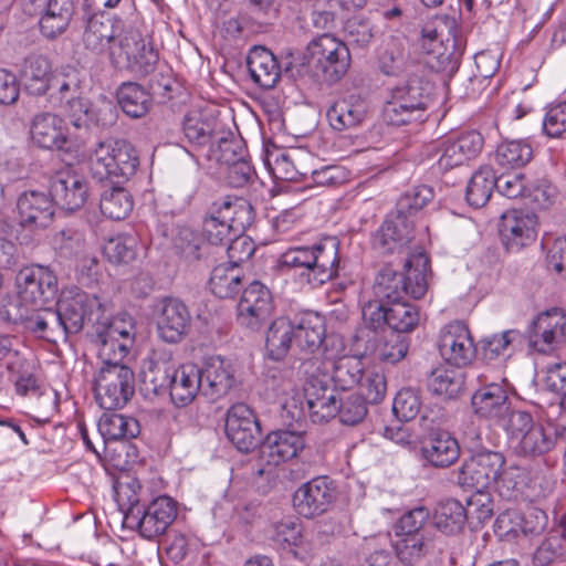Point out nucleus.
<instances>
[{
  "mask_svg": "<svg viewBox=\"0 0 566 566\" xmlns=\"http://www.w3.org/2000/svg\"><path fill=\"white\" fill-rule=\"evenodd\" d=\"M533 157L531 145L522 139L505 140L495 153V161L503 168H517L526 165Z\"/></svg>",
  "mask_w": 566,
  "mask_h": 566,
  "instance_id": "nucleus-54",
  "label": "nucleus"
},
{
  "mask_svg": "<svg viewBox=\"0 0 566 566\" xmlns=\"http://www.w3.org/2000/svg\"><path fill=\"white\" fill-rule=\"evenodd\" d=\"M19 306L34 310L53 301L57 294V277L46 266L32 265L19 271L17 277Z\"/></svg>",
  "mask_w": 566,
  "mask_h": 566,
  "instance_id": "nucleus-9",
  "label": "nucleus"
},
{
  "mask_svg": "<svg viewBox=\"0 0 566 566\" xmlns=\"http://www.w3.org/2000/svg\"><path fill=\"white\" fill-rule=\"evenodd\" d=\"M200 367L184 364L177 368L170 379V398L177 407L189 405L199 391L202 392Z\"/></svg>",
  "mask_w": 566,
  "mask_h": 566,
  "instance_id": "nucleus-31",
  "label": "nucleus"
},
{
  "mask_svg": "<svg viewBox=\"0 0 566 566\" xmlns=\"http://www.w3.org/2000/svg\"><path fill=\"white\" fill-rule=\"evenodd\" d=\"M116 35L111 19H105L103 15H93L87 21L83 43L87 50L99 54L106 49L109 50L113 41L116 40Z\"/></svg>",
  "mask_w": 566,
  "mask_h": 566,
  "instance_id": "nucleus-41",
  "label": "nucleus"
},
{
  "mask_svg": "<svg viewBox=\"0 0 566 566\" xmlns=\"http://www.w3.org/2000/svg\"><path fill=\"white\" fill-rule=\"evenodd\" d=\"M303 394L312 422H327L337 415L336 406L339 396L337 388L329 385L326 374L310 375L304 384Z\"/></svg>",
  "mask_w": 566,
  "mask_h": 566,
  "instance_id": "nucleus-13",
  "label": "nucleus"
},
{
  "mask_svg": "<svg viewBox=\"0 0 566 566\" xmlns=\"http://www.w3.org/2000/svg\"><path fill=\"white\" fill-rule=\"evenodd\" d=\"M53 72L50 61L43 55H29L20 69V82L27 93L44 95L52 86Z\"/></svg>",
  "mask_w": 566,
  "mask_h": 566,
  "instance_id": "nucleus-30",
  "label": "nucleus"
},
{
  "mask_svg": "<svg viewBox=\"0 0 566 566\" xmlns=\"http://www.w3.org/2000/svg\"><path fill=\"white\" fill-rule=\"evenodd\" d=\"M51 197L54 205L64 210L76 211L81 209L88 198L86 180L72 171H60L51 181Z\"/></svg>",
  "mask_w": 566,
  "mask_h": 566,
  "instance_id": "nucleus-22",
  "label": "nucleus"
},
{
  "mask_svg": "<svg viewBox=\"0 0 566 566\" xmlns=\"http://www.w3.org/2000/svg\"><path fill=\"white\" fill-rule=\"evenodd\" d=\"M428 385L433 394L454 398L462 390L463 379L459 371L440 367L431 373Z\"/></svg>",
  "mask_w": 566,
  "mask_h": 566,
  "instance_id": "nucleus-56",
  "label": "nucleus"
},
{
  "mask_svg": "<svg viewBox=\"0 0 566 566\" xmlns=\"http://www.w3.org/2000/svg\"><path fill=\"white\" fill-rule=\"evenodd\" d=\"M429 268L428 258L422 254L412 255L405 263L403 279L406 285V295L413 298H421L427 290V272Z\"/></svg>",
  "mask_w": 566,
  "mask_h": 566,
  "instance_id": "nucleus-48",
  "label": "nucleus"
},
{
  "mask_svg": "<svg viewBox=\"0 0 566 566\" xmlns=\"http://www.w3.org/2000/svg\"><path fill=\"white\" fill-rule=\"evenodd\" d=\"M403 272L399 273L390 266H385L377 275L374 285L375 295L386 303L405 300L406 285Z\"/></svg>",
  "mask_w": 566,
  "mask_h": 566,
  "instance_id": "nucleus-50",
  "label": "nucleus"
},
{
  "mask_svg": "<svg viewBox=\"0 0 566 566\" xmlns=\"http://www.w3.org/2000/svg\"><path fill=\"white\" fill-rule=\"evenodd\" d=\"M528 346L537 353L551 354L566 345V313L552 308L539 313L528 328Z\"/></svg>",
  "mask_w": 566,
  "mask_h": 566,
  "instance_id": "nucleus-11",
  "label": "nucleus"
},
{
  "mask_svg": "<svg viewBox=\"0 0 566 566\" xmlns=\"http://www.w3.org/2000/svg\"><path fill=\"white\" fill-rule=\"evenodd\" d=\"M430 154L432 159H434L433 168L440 174L463 166L461 156H459L457 147L453 144V137L451 136L433 144Z\"/></svg>",
  "mask_w": 566,
  "mask_h": 566,
  "instance_id": "nucleus-57",
  "label": "nucleus"
},
{
  "mask_svg": "<svg viewBox=\"0 0 566 566\" xmlns=\"http://www.w3.org/2000/svg\"><path fill=\"white\" fill-rule=\"evenodd\" d=\"M117 102L123 112L133 117L145 116L151 105L150 94L138 83H123L117 90Z\"/></svg>",
  "mask_w": 566,
  "mask_h": 566,
  "instance_id": "nucleus-42",
  "label": "nucleus"
},
{
  "mask_svg": "<svg viewBox=\"0 0 566 566\" xmlns=\"http://www.w3.org/2000/svg\"><path fill=\"white\" fill-rule=\"evenodd\" d=\"M408 343L406 338L397 333L390 332L384 335H375L369 338L365 354L375 361L386 365H395L406 357Z\"/></svg>",
  "mask_w": 566,
  "mask_h": 566,
  "instance_id": "nucleus-35",
  "label": "nucleus"
},
{
  "mask_svg": "<svg viewBox=\"0 0 566 566\" xmlns=\"http://www.w3.org/2000/svg\"><path fill=\"white\" fill-rule=\"evenodd\" d=\"M433 93V85L430 81L418 76H410L403 84L398 85L391 90V93L397 98L405 101L409 108L423 115L424 111L431 103Z\"/></svg>",
  "mask_w": 566,
  "mask_h": 566,
  "instance_id": "nucleus-37",
  "label": "nucleus"
},
{
  "mask_svg": "<svg viewBox=\"0 0 566 566\" xmlns=\"http://www.w3.org/2000/svg\"><path fill=\"white\" fill-rule=\"evenodd\" d=\"M537 216L530 210L511 209L501 216L499 232L510 252L531 245L537 237Z\"/></svg>",
  "mask_w": 566,
  "mask_h": 566,
  "instance_id": "nucleus-14",
  "label": "nucleus"
},
{
  "mask_svg": "<svg viewBox=\"0 0 566 566\" xmlns=\"http://www.w3.org/2000/svg\"><path fill=\"white\" fill-rule=\"evenodd\" d=\"M397 539L394 547L397 557L408 565H412L427 555L431 554L436 547L434 539L430 533H416L409 535H396Z\"/></svg>",
  "mask_w": 566,
  "mask_h": 566,
  "instance_id": "nucleus-38",
  "label": "nucleus"
},
{
  "mask_svg": "<svg viewBox=\"0 0 566 566\" xmlns=\"http://www.w3.org/2000/svg\"><path fill=\"white\" fill-rule=\"evenodd\" d=\"M421 409L419 392L412 388H402L394 399L392 411L402 421L415 419Z\"/></svg>",
  "mask_w": 566,
  "mask_h": 566,
  "instance_id": "nucleus-64",
  "label": "nucleus"
},
{
  "mask_svg": "<svg viewBox=\"0 0 566 566\" xmlns=\"http://www.w3.org/2000/svg\"><path fill=\"white\" fill-rule=\"evenodd\" d=\"M34 144L44 149L69 150L63 119L51 113L36 115L31 124Z\"/></svg>",
  "mask_w": 566,
  "mask_h": 566,
  "instance_id": "nucleus-28",
  "label": "nucleus"
},
{
  "mask_svg": "<svg viewBox=\"0 0 566 566\" xmlns=\"http://www.w3.org/2000/svg\"><path fill=\"white\" fill-rule=\"evenodd\" d=\"M135 322L128 314H119L109 322H98L93 342L102 365H123L135 343Z\"/></svg>",
  "mask_w": 566,
  "mask_h": 566,
  "instance_id": "nucleus-6",
  "label": "nucleus"
},
{
  "mask_svg": "<svg viewBox=\"0 0 566 566\" xmlns=\"http://www.w3.org/2000/svg\"><path fill=\"white\" fill-rule=\"evenodd\" d=\"M51 245L59 256L66 260L77 259L87 250L84 234L72 227L55 231L51 238Z\"/></svg>",
  "mask_w": 566,
  "mask_h": 566,
  "instance_id": "nucleus-51",
  "label": "nucleus"
},
{
  "mask_svg": "<svg viewBox=\"0 0 566 566\" xmlns=\"http://www.w3.org/2000/svg\"><path fill=\"white\" fill-rule=\"evenodd\" d=\"M413 238V226L398 212L388 217L374 238V245L384 253L400 251Z\"/></svg>",
  "mask_w": 566,
  "mask_h": 566,
  "instance_id": "nucleus-26",
  "label": "nucleus"
},
{
  "mask_svg": "<svg viewBox=\"0 0 566 566\" xmlns=\"http://www.w3.org/2000/svg\"><path fill=\"white\" fill-rule=\"evenodd\" d=\"M247 64L252 80L263 88H273L281 78L276 57L263 46H254L250 51Z\"/></svg>",
  "mask_w": 566,
  "mask_h": 566,
  "instance_id": "nucleus-33",
  "label": "nucleus"
},
{
  "mask_svg": "<svg viewBox=\"0 0 566 566\" xmlns=\"http://www.w3.org/2000/svg\"><path fill=\"white\" fill-rule=\"evenodd\" d=\"M505 464V457L499 451L482 449L465 459L458 470V484L462 489L489 490L494 485Z\"/></svg>",
  "mask_w": 566,
  "mask_h": 566,
  "instance_id": "nucleus-10",
  "label": "nucleus"
},
{
  "mask_svg": "<svg viewBox=\"0 0 566 566\" xmlns=\"http://www.w3.org/2000/svg\"><path fill=\"white\" fill-rule=\"evenodd\" d=\"M433 199V190L429 186L420 185L405 192L397 202V212L408 219L420 211Z\"/></svg>",
  "mask_w": 566,
  "mask_h": 566,
  "instance_id": "nucleus-60",
  "label": "nucleus"
},
{
  "mask_svg": "<svg viewBox=\"0 0 566 566\" xmlns=\"http://www.w3.org/2000/svg\"><path fill=\"white\" fill-rule=\"evenodd\" d=\"M140 489L142 486L137 479L119 482L115 488L116 501L122 511L125 512V521L127 523L132 522V520H129L130 513L136 514L137 510H142L138 505L140 501Z\"/></svg>",
  "mask_w": 566,
  "mask_h": 566,
  "instance_id": "nucleus-63",
  "label": "nucleus"
},
{
  "mask_svg": "<svg viewBox=\"0 0 566 566\" xmlns=\"http://www.w3.org/2000/svg\"><path fill=\"white\" fill-rule=\"evenodd\" d=\"M512 386L506 379L481 386L471 398L473 412L485 420L497 424L507 417L512 407L510 392Z\"/></svg>",
  "mask_w": 566,
  "mask_h": 566,
  "instance_id": "nucleus-19",
  "label": "nucleus"
},
{
  "mask_svg": "<svg viewBox=\"0 0 566 566\" xmlns=\"http://www.w3.org/2000/svg\"><path fill=\"white\" fill-rule=\"evenodd\" d=\"M182 130L189 143L205 146L211 140L213 127L201 113L190 112L184 119Z\"/></svg>",
  "mask_w": 566,
  "mask_h": 566,
  "instance_id": "nucleus-58",
  "label": "nucleus"
},
{
  "mask_svg": "<svg viewBox=\"0 0 566 566\" xmlns=\"http://www.w3.org/2000/svg\"><path fill=\"white\" fill-rule=\"evenodd\" d=\"M133 207V197L122 187L105 189L101 195V212L112 220L125 219L132 212Z\"/></svg>",
  "mask_w": 566,
  "mask_h": 566,
  "instance_id": "nucleus-49",
  "label": "nucleus"
},
{
  "mask_svg": "<svg viewBox=\"0 0 566 566\" xmlns=\"http://www.w3.org/2000/svg\"><path fill=\"white\" fill-rule=\"evenodd\" d=\"M556 433L549 426L536 422L515 443L516 451L525 457H538L549 452L556 444Z\"/></svg>",
  "mask_w": 566,
  "mask_h": 566,
  "instance_id": "nucleus-39",
  "label": "nucleus"
},
{
  "mask_svg": "<svg viewBox=\"0 0 566 566\" xmlns=\"http://www.w3.org/2000/svg\"><path fill=\"white\" fill-rule=\"evenodd\" d=\"M345 33L349 44L366 49L375 38V25L366 17H355L347 21Z\"/></svg>",
  "mask_w": 566,
  "mask_h": 566,
  "instance_id": "nucleus-62",
  "label": "nucleus"
},
{
  "mask_svg": "<svg viewBox=\"0 0 566 566\" xmlns=\"http://www.w3.org/2000/svg\"><path fill=\"white\" fill-rule=\"evenodd\" d=\"M527 473L517 465H503L499 479L494 482L500 496L506 500H515L523 493L526 485Z\"/></svg>",
  "mask_w": 566,
  "mask_h": 566,
  "instance_id": "nucleus-55",
  "label": "nucleus"
},
{
  "mask_svg": "<svg viewBox=\"0 0 566 566\" xmlns=\"http://www.w3.org/2000/svg\"><path fill=\"white\" fill-rule=\"evenodd\" d=\"M200 374L202 395L213 401L226 396L235 382L232 364L220 356L207 358Z\"/></svg>",
  "mask_w": 566,
  "mask_h": 566,
  "instance_id": "nucleus-24",
  "label": "nucleus"
},
{
  "mask_svg": "<svg viewBox=\"0 0 566 566\" xmlns=\"http://www.w3.org/2000/svg\"><path fill=\"white\" fill-rule=\"evenodd\" d=\"M174 249L186 261H197L201 258V237L191 228L181 227L174 238Z\"/></svg>",
  "mask_w": 566,
  "mask_h": 566,
  "instance_id": "nucleus-61",
  "label": "nucleus"
},
{
  "mask_svg": "<svg viewBox=\"0 0 566 566\" xmlns=\"http://www.w3.org/2000/svg\"><path fill=\"white\" fill-rule=\"evenodd\" d=\"M520 332L507 329L499 334L485 336L476 344V355L485 363H492L510 355V347L520 339Z\"/></svg>",
  "mask_w": 566,
  "mask_h": 566,
  "instance_id": "nucleus-44",
  "label": "nucleus"
},
{
  "mask_svg": "<svg viewBox=\"0 0 566 566\" xmlns=\"http://www.w3.org/2000/svg\"><path fill=\"white\" fill-rule=\"evenodd\" d=\"M56 306L69 331L76 334L83 328L85 319H92L96 314L98 321V312L103 305L96 295L71 286L62 291Z\"/></svg>",
  "mask_w": 566,
  "mask_h": 566,
  "instance_id": "nucleus-15",
  "label": "nucleus"
},
{
  "mask_svg": "<svg viewBox=\"0 0 566 566\" xmlns=\"http://www.w3.org/2000/svg\"><path fill=\"white\" fill-rule=\"evenodd\" d=\"M378 67L389 76H398L407 70L405 46L399 39L391 36L379 49Z\"/></svg>",
  "mask_w": 566,
  "mask_h": 566,
  "instance_id": "nucleus-52",
  "label": "nucleus"
},
{
  "mask_svg": "<svg viewBox=\"0 0 566 566\" xmlns=\"http://www.w3.org/2000/svg\"><path fill=\"white\" fill-rule=\"evenodd\" d=\"M293 342L295 343V335L292 322L283 317L273 321L265 339L269 357L273 360H281L289 353Z\"/></svg>",
  "mask_w": 566,
  "mask_h": 566,
  "instance_id": "nucleus-43",
  "label": "nucleus"
},
{
  "mask_svg": "<svg viewBox=\"0 0 566 566\" xmlns=\"http://www.w3.org/2000/svg\"><path fill=\"white\" fill-rule=\"evenodd\" d=\"M272 310L270 290L263 283L253 281L242 292L237 305V319L240 325L258 331L268 322Z\"/></svg>",
  "mask_w": 566,
  "mask_h": 566,
  "instance_id": "nucleus-17",
  "label": "nucleus"
},
{
  "mask_svg": "<svg viewBox=\"0 0 566 566\" xmlns=\"http://www.w3.org/2000/svg\"><path fill=\"white\" fill-rule=\"evenodd\" d=\"M325 374L340 390H349L359 384L364 375V363L361 357L344 355L331 361L324 363Z\"/></svg>",
  "mask_w": 566,
  "mask_h": 566,
  "instance_id": "nucleus-34",
  "label": "nucleus"
},
{
  "mask_svg": "<svg viewBox=\"0 0 566 566\" xmlns=\"http://www.w3.org/2000/svg\"><path fill=\"white\" fill-rule=\"evenodd\" d=\"M304 448L305 440L302 432L277 430L268 434L262 446V454L269 463L277 465L296 458Z\"/></svg>",
  "mask_w": 566,
  "mask_h": 566,
  "instance_id": "nucleus-27",
  "label": "nucleus"
},
{
  "mask_svg": "<svg viewBox=\"0 0 566 566\" xmlns=\"http://www.w3.org/2000/svg\"><path fill=\"white\" fill-rule=\"evenodd\" d=\"M98 431L106 441H117L136 438L140 432V426L133 417L105 412L99 418Z\"/></svg>",
  "mask_w": 566,
  "mask_h": 566,
  "instance_id": "nucleus-40",
  "label": "nucleus"
},
{
  "mask_svg": "<svg viewBox=\"0 0 566 566\" xmlns=\"http://www.w3.org/2000/svg\"><path fill=\"white\" fill-rule=\"evenodd\" d=\"M242 280L243 274L239 266L219 264L212 270L210 290L220 298L232 297L241 290Z\"/></svg>",
  "mask_w": 566,
  "mask_h": 566,
  "instance_id": "nucleus-45",
  "label": "nucleus"
},
{
  "mask_svg": "<svg viewBox=\"0 0 566 566\" xmlns=\"http://www.w3.org/2000/svg\"><path fill=\"white\" fill-rule=\"evenodd\" d=\"M421 453L430 465L448 468L459 459L460 446L449 432L437 431L423 441Z\"/></svg>",
  "mask_w": 566,
  "mask_h": 566,
  "instance_id": "nucleus-29",
  "label": "nucleus"
},
{
  "mask_svg": "<svg viewBox=\"0 0 566 566\" xmlns=\"http://www.w3.org/2000/svg\"><path fill=\"white\" fill-rule=\"evenodd\" d=\"M138 165L135 148L123 139L99 143L88 159L93 178L115 185H120L134 176Z\"/></svg>",
  "mask_w": 566,
  "mask_h": 566,
  "instance_id": "nucleus-3",
  "label": "nucleus"
},
{
  "mask_svg": "<svg viewBox=\"0 0 566 566\" xmlns=\"http://www.w3.org/2000/svg\"><path fill=\"white\" fill-rule=\"evenodd\" d=\"M134 394V373L123 365H102L95 378V398L101 408H122Z\"/></svg>",
  "mask_w": 566,
  "mask_h": 566,
  "instance_id": "nucleus-8",
  "label": "nucleus"
},
{
  "mask_svg": "<svg viewBox=\"0 0 566 566\" xmlns=\"http://www.w3.org/2000/svg\"><path fill=\"white\" fill-rule=\"evenodd\" d=\"M366 401L360 395L350 394L338 398L336 406L339 421L347 426H356L361 422L367 415Z\"/></svg>",
  "mask_w": 566,
  "mask_h": 566,
  "instance_id": "nucleus-59",
  "label": "nucleus"
},
{
  "mask_svg": "<svg viewBox=\"0 0 566 566\" xmlns=\"http://www.w3.org/2000/svg\"><path fill=\"white\" fill-rule=\"evenodd\" d=\"M496 186L495 174L489 166H482L470 178L465 198L470 206L481 208L488 203Z\"/></svg>",
  "mask_w": 566,
  "mask_h": 566,
  "instance_id": "nucleus-46",
  "label": "nucleus"
},
{
  "mask_svg": "<svg viewBox=\"0 0 566 566\" xmlns=\"http://www.w3.org/2000/svg\"><path fill=\"white\" fill-rule=\"evenodd\" d=\"M109 57L117 69H125L138 76L154 72L158 53L139 29L125 25L109 46Z\"/></svg>",
  "mask_w": 566,
  "mask_h": 566,
  "instance_id": "nucleus-5",
  "label": "nucleus"
},
{
  "mask_svg": "<svg viewBox=\"0 0 566 566\" xmlns=\"http://www.w3.org/2000/svg\"><path fill=\"white\" fill-rule=\"evenodd\" d=\"M155 323L158 337L169 344L180 342L191 324L187 305L175 297H164L155 307Z\"/></svg>",
  "mask_w": 566,
  "mask_h": 566,
  "instance_id": "nucleus-16",
  "label": "nucleus"
},
{
  "mask_svg": "<svg viewBox=\"0 0 566 566\" xmlns=\"http://www.w3.org/2000/svg\"><path fill=\"white\" fill-rule=\"evenodd\" d=\"M387 315V325L400 335L415 329L420 321L418 308L405 300L389 303Z\"/></svg>",
  "mask_w": 566,
  "mask_h": 566,
  "instance_id": "nucleus-53",
  "label": "nucleus"
},
{
  "mask_svg": "<svg viewBox=\"0 0 566 566\" xmlns=\"http://www.w3.org/2000/svg\"><path fill=\"white\" fill-rule=\"evenodd\" d=\"M177 517V502L167 495L154 499L145 509L129 514L140 535L151 539L164 534Z\"/></svg>",
  "mask_w": 566,
  "mask_h": 566,
  "instance_id": "nucleus-20",
  "label": "nucleus"
},
{
  "mask_svg": "<svg viewBox=\"0 0 566 566\" xmlns=\"http://www.w3.org/2000/svg\"><path fill=\"white\" fill-rule=\"evenodd\" d=\"M312 65L329 83L339 81L348 71L350 54L347 45L331 33H323L307 44Z\"/></svg>",
  "mask_w": 566,
  "mask_h": 566,
  "instance_id": "nucleus-7",
  "label": "nucleus"
},
{
  "mask_svg": "<svg viewBox=\"0 0 566 566\" xmlns=\"http://www.w3.org/2000/svg\"><path fill=\"white\" fill-rule=\"evenodd\" d=\"M368 102L357 94L336 101L327 111L331 127L343 132L361 126L369 115Z\"/></svg>",
  "mask_w": 566,
  "mask_h": 566,
  "instance_id": "nucleus-25",
  "label": "nucleus"
},
{
  "mask_svg": "<svg viewBox=\"0 0 566 566\" xmlns=\"http://www.w3.org/2000/svg\"><path fill=\"white\" fill-rule=\"evenodd\" d=\"M226 434L241 452L255 449L261 439L260 423L245 403H235L227 412Z\"/></svg>",
  "mask_w": 566,
  "mask_h": 566,
  "instance_id": "nucleus-18",
  "label": "nucleus"
},
{
  "mask_svg": "<svg viewBox=\"0 0 566 566\" xmlns=\"http://www.w3.org/2000/svg\"><path fill=\"white\" fill-rule=\"evenodd\" d=\"M75 12L73 0H45L39 21L40 31L46 39L63 34Z\"/></svg>",
  "mask_w": 566,
  "mask_h": 566,
  "instance_id": "nucleus-32",
  "label": "nucleus"
},
{
  "mask_svg": "<svg viewBox=\"0 0 566 566\" xmlns=\"http://www.w3.org/2000/svg\"><path fill=\"white\" fill-rule=\"evenodd\" d=\"M335 500V489L326 476L315 478L300 486L293 496L296 512L313 518L328 511Z\"/></svg>",
  "mask_w": 566,
  "mask_h": 566,
  "instance_id": "nucleus-21",
  "label": "nucleus"
},
{
  "mask_svg": "<svg viewBox=\"0 0 566 566\" xmlns=\"http://www.w3.org/2000/svg\"><path fill=\"white\" fill-rule=\"evenodd\" d=\"M438 349L446 363L458 368L470 365L476 356V345L469 327L454 321L439 333Z\"/></svg>",
  "mask_w": 566,
  "mask_h": 566,
  "instance_id": "nucleus-12",
  "label": "nucleus"
},
{
  "mask_svg": "<svg viewBox=\"0 0 566 566\" xmlns=\"http://www.w3.org/2000/svg\"><path fill=\"white\" fill-rule=\"evenodd\" d=\"M17 207L20 224L31 230L49 227L54 217V201L44 192L22 193L18 199Z\"/></svg>",
  "mask_w": 566,
  "mask_h": 566,
  "instance_id": "nucleus-23",
  "label": "nucleus"
},
{
  "mask_svg": "<svg viewBox=\"0 0 566 566\" xmlns=\"http://www.w3.org/2000/svg\"><path fill=\"white\" fill-rule=\"evenodd\" d=\"M294 325L295 344L301 350L313 353L318 349L325 337L323 316L313 312L301 314L292 323Z\"/></svg>",
  "mask_w": 566,
  "mask_h": 566,
  "instance_id": "nucleus-36",
  "label": "nucleus"
},
{
  "mask_svg": "<svg viewBox=\"0 0 566 566\" xmlns=\"http://www.w3.org/2000/svg\"><path fill=\"white\" fill-rule=\"evenodd\" d=\"M339 241L335 237L323 238L310 245H296L283 252L277 266L298 271L300 277L313 287L321 286L338 274Z\"/></svg>",
  "mask_w": 566,
  "mask_h": 566,
  "instance_id": "nucleus-1",
  "label": "nucleus"
},
{
  "mask_svg": "<svg viewBox=\"0 0 566 566\" xmlns=\"http://www.w3.org/2000/svg\"><path fill=\"white\" fill-rule=\"evenodd\" d=\"M457 23L442 17L421 29L418 45L427 55V64L436 72L453 73L458 69Z\"/></svg>",
  "mask_w": 566,
  "mask_h": 566,
  "instance_id": "nucleus-4",
  "label": "nucleus"
},
{
  "mask_svg": "<svg viewBox=\"0 0 566 566\" xmlns=\"http://www.w3.org/2000/svg\"><path fill=\"white\" fill-rule=\"evenodd\" d=\"M468 518V512L460 501L449 499L438 504L434 512V524L444 534L459 533Z\"/></svg>",
  "mask_w": 566,
  "mask_h": 566,
  "instance_id": "nucleus-47",
  "label": "nucleus"
},
{
  "mask_svg": "<svg viewBox=\"0 0 566 566\" xmlns=\"http://www.w3.org/2000/svg\"><path fill=\"white\" fill-rule=\"evenodd\" d=\"M253 222L250 202L237 196H224L211 205L202 222V235L211 245H227L231 237L242 233Z\"/></svg>",
  "mask_w": 566,
  "mask_h": 566,
  "instance_id": "nucleus-2",
  "label": "nucleus"
}]
</instances>
